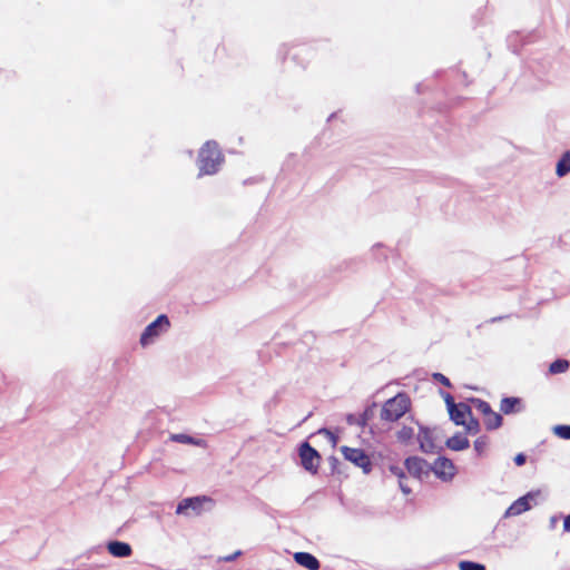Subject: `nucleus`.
I'll return each instance as SVG.
<instances>
[{
  "mask_svg": "<svg viewBox=\"0 0 570 570\" xmlns=\"http://www.w3.org/2000/svg\"><path fill=\"white\" fill-rule=\"evenodd\" d=\"M476 410L483 415V422L488 430H495L502 425V416L491 409L483 400L474 401Z\"/></svg>",
  "mask_w": 570,
  "mask_h": 570,
  "instance_id": "obj_8",
  "label": "nucleus"
},
{
  "mask_svg": "<svg viewBox=\"0 0 570 570\" xmlns=\"http://www.w3.org/2000/svg\"><path fill=\"white\" fill-rule=\"evenodd\" d=\"M448 407L450 419L455 425H462L466 423V420L472 415L471 407L463 402L455 403L451 394L446 393L443 396Z\"/></svg>",
  "mask_w": 570,
  "mask_h": 570,
  "instance_id": "obj_3",
  "label": "nucleus"
},
{
  "mask_svg": "<svg viewBox=\"0 0 570 570\" xmlns=\"http://www.w3.org/2000/svg\"><path fill=\"white\" fill-rule=\"evenodd\" d=\"M521 409V400L519 397H504L500 403V411L504 414L519 412Z\"/></svg>",
  "mask_w": 570,
  "mask_h": 570,
  "instance_id": "obj_16",
  "label": "nucleus"
},
{
  "mask_svg": "<svg viewBox=\"0 0 570 570\" xmlns=\"http://www.w3.org/2000/svg\"><path fill=\"white\" fill-rule=\"evenodd\" d=\"M459 567L460 570H485L483 564L472 561H461Z\"/></svg>",
  "mask_w": 570,
  "mask_h": 570,
  "instance_id": "obj_24",
  "label": "nucleus"
},
{
  "mask_svg": "<svg viewBox=\"0 0 570 570\" xmlns=\"http://www.w3.org/2000/svg\"><path fill=\"white\" fill-rule=\"evenodd\" d=\"M470 442L463 433H456L446 441V446L453 451H462L468 449Z\"/></svg>",
  "mask_w": 570,
  "mask_h": 570,
  "instance_id": "obj_14",
  "label": "nucleus"
},
{
  "mask_svg": "<svg viewBox=\"0 0 570 570\" xmlns=\"http://www.w3.org/2000/svg\"><path fill=\"white\" fill-rule=\"evenodd\" d=\"M404 464L407 472L414 478H421L422 474H425L428 472L426 461L421 458H407Z\"/></svg>",
  "mask_w": 570,
  "mask_h": 570,
  "instance_id": "obj_10",
  "label": "nucleus"
},
{
  "mask_svg": "<svg viewBox=\"0 0 570 570\" xmlns=\"http://www.w3.org/2000/svg\"><path fill=\"white\" fill-rule=\"evenodd\" d=\"M108 552L116 558H126L131 556L130 544L121 541H111L107 546Z\"/></svg>",
  "mask_w": 570,
  "mask_h": 570,
  "instance_id": "obj_13",
  "label": "nucleus"
},
{
  "mask_svg": "<svg viewBox=\"0 0 570 570\" xmlns=\"http://www.w3.org/2000/svg\"><path fill=\"white\" fill-rule=\"evenodd\" d=\"M462 426H464L465 431L470 434H476L480 431V423L473 415H471Z\"/></svg>",
  "mask_w": 570,
  "mask_h": 570,
  "instance_id": "obj_21",
  "label": "nucleus"
},
{
  "mask_svg": "<svg viewBox=\"0 0 570 570\" xmlns=\"http://www.w3.org/2000/svg\"><path fill=\"white\" fill-rule=\"evenodd\" d=\"M530 498H531V494L529 493V494L515 500L505 511V517H515V515H519V514L530 510V508H531L530 502H529Z\"/></svg>",
  "mask_w": 570,
  "mask_h": 570,
  "instance_id": "obj_11",
  "label": "nucleus"
},
{
  "mask_svg": "<svg viewBox=\"0 0 570 570\" xmlns=\"http://www.w3.org/2000/svg\"><path fill=\"white\" fill-rule=\"evenodd\" d=\"M489 446V439L487 436H480L474 441V451L478 455H483Z\"/></svg>",
  "mask_w": 570,
  "mask_h": 570,
  "instance_id": "obj_20",
  "label": "nucleus"
},
{
  "mask_svg": "<svg viewBox=\"0 0 570 570\" xmlns=\"http://www.w3.org/2000/svg\"><path fill=\"white\" fill-rule=\"evenodd\" d=\"M392 475L399 479L400 488L404 494L411 493L410 487L403 481L405 479V473L403 469L399 465H390L389 468Z\"/></svg>",
  "mask_w": 570,
  "mask_h": 570,
  "instance_id": "obj_17",
  "label": "nucleus"
},
{
  "mask_svg": "<svg viewBox=\"0 0 570 570\" xmlns=\"http://www.w3.org/2000/svg\"><path fill=\"white\" fill-rule=\"evenodd\" d=\"M170 326V322L166 315H159L150 323L140 336V344L147 346L154 342L161 333L166 332Z\"/></svg>",
  "mask_w": 570,
  "mask_h": 570,
  "instance_id": "obj_5",
  "label": "nucleus"
},
{
  "mask_svg": "<svg viewBox=\"0 0 570 570\" xmlns=\"http://www.w3.org/2000/svg\"><path fill=\"white\" fill-rule=\"evenodd\" d=\"M556 173L559 177H563L568 173H570V153L569 151L564 153L563 156L558 161Z\"/></svg>",
  "mask_w": 570,
  "mask_h": 570,
  "instance_id": "obj_18",
  "label": "nucleus"
},
{
  "mask_svg": "<svg viewBox=\"0 0 570 570\" xmlns=\"http://www.w3.org/2000/svg\"><path fill=\"white\" fill-rule=\"evenodd\" d=\"M240 554V551H237L235 554L233 556H228V557H225L224 560L225 561H232L235 559L236 556H239Z\"/></svg>",
  "mask_w": 570,
  "mask_h": 570,
  "instance_id": "obj_29",
  "label": "nucleus"
},
{
  "mask_svg": "<svg viewBox=\"0 0 570 570\" xmlns=\"http://www.w3.org/2000/svg\"><path fill=\"white\" fill-rule=\"evenodd\" d=\"M411 409V400L405 393H397L382 406L380 417L385 422H396Z\"/></svg>",
  "mask_w": 570,
  "mask_h": 570,
  "instance_id": "obj_2",
  "label": "nucleus"
},
{
  "mask_svg": "<svg viewBox=\"0 0 570 570\" xmlns=\"http://www.w3.org/2000/svg\"><path fill=\"white\" fill-rule=\"evenodd\" d=\"M294 560L297 564H299L308 570H318L321 567V563L317 560V558L308 552L294 553Z\"/></svg>",
  "mask_w": 570,
  "mask_h": 570,
  "instance_id": "obj_12",
  "label": "nucleus"
},
{
  "mask_svg": "<svg viewBox=\"0 0 570 570\" xmlns=\"http://www.w3.org/2000/svg\"><path fill=\"white\" fill-rule=\"evenodd\" d=\"M341 452L345 460L361 468L364 473H368L372 469L370 456L362 449L342 446Z\"/></svg>",
  "mask_w": 570,
  "mask_h": 570,
  "instance_id": "obj_7",
  "label": "nucleus"
},
{
  "mask_svg": "<svg viewBox=\"0 0 570 570\" xmlns=\"http://www.w3.org/2000/svg\"><path fill=\"white\" fill-rule=\"evenodd\" d=\"M204 503H213L212 498L199 495L183 499L176 508V513L183 515H200L204 511Z\"/></svg>",
  "mask_w": 570,
  "mask_h": 570,
  "instance_id": "obj_4",
  "label": "nucleus"
},
{
  "mask_svg": "<svg viewBox=\"0 0 570 570\" xmlns=\"http://www.w3.org/2000/svg\"><path fill=\"white\" fill-rule=\"evenodd\" d=\"M298 455L301 463L306 471L313 474L317 473L321 465V455L308 442L301 444Z\"/></svg>",
  "mask_w": 570,
  "mask_h": 570,
  "instance_id": "obj_6",
  "label": "nucleus"
},
{
  "mask_svg": "<svg viewBox=\"0 0 570 570\" xmlns=\"http://www.w3.org/2000/svg\"><path fill=\"white\" fill-rule=\"evenodd\" d=\"M414 436V430L411 426H403L397 432V440L406 443Z\"/></svg>",
  "mask_w": 570,
  "mask_h": 570,
  "instance_id": "obj_22",
  "label": "nucleus"
},
{
  "mask_svg": "<svg viewBox=\"0 0 570 570\" xmlns=\"http://www.w3.org/2000/svg\"><path fill=\"white\" fill-rule=\"evenodd\" d=\"M525 455L523 453H519L514 456V463L518 465V466H521L525 463Z\"/></svg>",
  "mask_w": 570,
  "mask_h": 570,
  "instance_id": "obj_27",
  "label": "nucleus"
},
{
  "mask_svg": "<svg viewBox=\"0 0 570 570\" xmlns=\"http://www.w3.org/2000/svg\"><path fill=\"white\" fill-rule=\"evenodd\" d=\"M569 368V362L567 360H556L549 366V372L551 374L564 373Z\"/></svg>",
  "mask_w": 570,
  "mask_h": 570,
  "instance_id": "obj_19",
  "label": "nucleus"
},
{
  "mask_svg": "<svg viewBox=\"0 0 570 570\" xmlns=\"http://www.w3.org/2000/svg\"><path fill=\"white\" fill-rule=\"evenodd\" d=\"M432 469L435 475L444 481H450L455 474V465L446 458L436 459Z\"/></svg>",
  "mask_w": 570,
  "mask_h": 570,
  "instance_id": "obj_9",
  "label": "nucleus"
},
{
  "mask_svg": "<svg viewBox=\"0 0 570 570\" xmlns=\"http://www.w3.org/2000/svg\"><path fill=\"white\" fill-rule=\"evenodd\" d=\"M554 433L561 439L570 440V425H557Z\"/></svg>",
  "mask_w": 570,
  "mask_h": 570,
  "instance_id": "obj_25",
  "label": "nucleus"
},
{
  "mask_svg": "<svg viewBox=\"0 0 570 570\" xmlns=\"http://www.w3.org/2000/svg\"><path fill=\"white\" fill-rule=\"evenodd\" d=\"M563 529L564 531H570V514L564 518Z\"/></svg>",
  "mask_w": 570,
  "mask_h": 570,
  "instance_id": "obj_28",
  "label": "nucleus"
},
{
  "mask_svg": "<svg viewBox=\"0 0 570 570\" xmlns=\"http://www.w3.org/2000/svg\"><path fill=\"white\" fill-rule=\"evenodd\" d=\"M433 379L446 387H452L450 380L442 373H434Z\"/></svg>",
  "mask_w": 570,
  "mask_h": 570,
  "instance_id": "obj_26",
  "label": "nucleus"
},
{
  "mask_svg": "<svg viewBox=\"0 0 570 570\" xmlns=\"http://www.w3.org/2000/svg\"><path fill=\"white\" fill-rule=\"evenodd\" d=\"M223 155L215 141H207L198 154V167L200 175H214L223 163Z\"/></svg>",
  "mask_w": 570,
  "mask_h": 570,
  "instance_id": "obj_1",
  "label": "nucleus"
},
{
  "mask_svg": "<svg viewBox=\"0 0 570 570\" xmlns=\"http://www.w3.org/2000/svg\"><path fill=\"white\" fill-rule=\"evenodd\" d=\"M420 448L423 452H432L434 450V443L429 429L421 428L417 434Z\"/></svg>",
  "mask_w": 570,
  "mask_h": 570,
  "instance_id": "obj_15",
  "label": "nucleus"
},
{
  "mask_svg": "<svg viewBox=\"0 0 570 570\" xmlns=\"http://www.w3.org/2000/svg\"><path fill=\"white\" fill-rule=\"evenodd\" d=\"M171 440L179 442V443H187V444H195V445H199L203 442L202 440H195L193 436H189L187 434H174L171 436Z\"/></svg>",
  "mask_w": 570,
  "mask_h": 570,
  "instance_id": "obj_23",
  "label": "nucleus"
}]
</instances>
